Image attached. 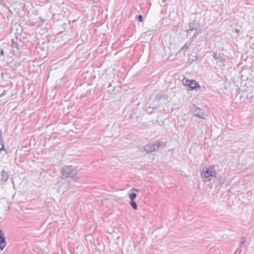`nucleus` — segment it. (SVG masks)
Wrapping results in <instances>:
<instances>
[{"mask_svg": "<svg viewBox=\"0 0 254 254\" xmlns=\"http://www.w3.org/2000/svg\"><path fill=\"white\" fill-rule=\"evenodd\" d=\"M222 90L224 94L228 95L231 93L232 92L231 84L229 82L226 81L224 83Z\"/></svg>", "mask_w": 254, "mask_h": 254, "instance_id": "obj_10", "label": "nucleus"}, {"mask_svg": "<svg viewBox=\"0 0 254 254\" xmlns=\"http://www.w3.org/2000/svg\"><path fill=\"white\" fill-rule=\"evenodd\" d=\"M38 22H39L38 23H40L41 24V22L40 21ZM41 23H43V21H41Z\"/></svg>", "mask_w": 254, "mask_h": 254, "instance_id": "obj_28", "label": "nucleus"}, {"mask_svg": "<svg viewBox=\"0 0 254 254\" xmlns=\"http://www.w3.org/2000/svg\"><path fill=\"white\" fill-rule=\"evenodd\" d=\"M189 48V46L187 44H185L184 45V46L180 49V52H181L184 50H186L188 49Z\"/></svg>", "mask_w": 254, "mask_h": 254, "instance_id": "obj_19", "label": "nucleus"}, {"mask_svg": "<svg viewBox=\"0 0 254 254\" xmlns=\"http://www.w3.org/2000/svg\"><path fill=\"white\" fill-rule=\"evenodd\" d=\"M129 204L133 208V209L136 210L137 209V204L134 200L130 201Z\"/></svg>", "mask_w": 254, "mask_h": 254, "instance_id": "obj_14", "label": "nucleus"}, {"mask_svg": "<svg viewBox=\"0 0 254 254\" xmlns=\"http://www.w3.org/2000/svg\"><path fill=\"white\" fill-rule=\"evenodd\" d=\"M235 31H236V32H238L239 30L236 29L235 30Z\"/></svg>", "mask_w": 254, "mask_h": 254, "instance_id": "obj_27", "label": "nucleus"}, {"mask_svg": "<svg viewBox=\"0 0 254 254\" xmlns=\"http://www.w3.org/2000/svg\"><path fill=\"white\" fill-rule=\"evenodd\" d=\"M70 187V181L67 178L61 177L58 181L56 189L59 193L63 194Z\"/></svg>", "mask_w": 254, "mask_h": 254, "instance_id": "obj_2", "label": "nucleus"}, {"mask_svg": "<svg viewBox=\"0 0 254 254\" xmlns=\"http://www.w3.org/2000/svg\"><path fill=\"white\" fill-rule=\"evenodd\" d=\"M197 35V32L196 31L192 35V37H196Z\"/></svg>", "mask_w": 254, "mask_h": 254, "instance_id": "obj_25", "label": "nucleus"}, {"mask_svg": "<svg viewBox=\"0 0 254 254\" xmlns=\"http://www.w3.org/2000/svg\"><path fill=\"white\" fill-rule=\"evenodd\" d=\"M9 178V175L4 170H2L1 173V179L2 181L5 182Z\"/></svg>", "mask_w": 254, "mask_h": 254, "instance_id": "obj_12", "label": "nucleus"}, {"mask_svg": "<svg viewBox=\"0 0 254 254\" xmlns=\"http://www.w3.org/2000/svg\"><path fill=\"white\" fill-rule=\"evenodd\" d=\"M241 242V245H243L246 241V239L245 238H243Z\"/></svg>", "mask_w": 254, "mask_h": 254, "instance_id": "obj_24", "label": "nucleus"}, {"mask_svg": "<svg viewBox=\"0 0 254 254\" xmlns=\"http://www.w3.org/2000/svg\"><path fill=\"white\" fill-rule=\"evenodd\" d=\"M213 58L216 60L217 64L219 66L224 65L225 61L222 58L221 55L216 52H213Z\"/></svg>", "mask_w": 254, "mask_h": 254, "instance_id": "obj_8", "label": "nucleus"}, {"mask_svg": "<svg viewBox=\"0 0 254 254\" xmlns=\"http://www.w3.org/2000/svg\"><path fill=\"white\" fill-rule=\"evenodd\" d=\"M1 55L3 56L4 55V52L3 50H1Z\"/></svg>", "mask_w": 254, "mask_h": 254, "instance_id": "obj_26", "label": "nucleus"}, {"mask_svg": "<svg viewBox=\"0 0 254 254\" xmlns=\"http://www.w3.org/2000/svg\"><path fill=\"white\" fill-rule=\"evenodd\" d=\"M160 147V143H157L153 144H147L143 147V150L147 153H149L157 150Z\"/></svg>", "mask_w": 254, "mask_h": 254, "instance_id": "obj_6", "label": "nucleus"}, {"mask_svg": "<svg viewBox=\"0 0 254 254\" xmlns=\"http://www.w3.org/2000/svg\"><path fill=\"white\" fill-rule=\"evenodd\" d=\"M1 130H0V151H1L2 150L4 149V145L3 144V141L1 139Z\"/></svg>", "mask_w": 254, "mask_h": 254, "instance_id": "obj_16", "label": "nucleus"}, {"mask_svg": "<svg viewBox=\"0 0 254 254\" xmlns=\"http://www.w3.org/2000/svg\"><path fill=\"white\" fill-rule=\"evenodd\" d=\"M190 30L193 31L196 29V26L193 23H190L189 25Z\"/></svg>", "mask_w": 254, "mask_h": 254, "instance_id": "obj_18", "label": "nucleus"}, {"mask_svg": "<svg viewBox=\"0 0 254 254\" xmlns=\"http://www.w3.org/2000/svg\"><path fill=\"white\" fill-rule=\"evenodd\" d=\"M128 196L130 201L134 200V199L136 197V194L134 192L129 193Z\"/></svg>", "mask_w": 254, "mask_h": 254, "instance_id": "obj_15", "label": "nucleus"}, {"mask_svg": "<svg viewBox=\"0 0 254 254\" xmlns=\"http://www.w3.org/2000/svg\"><path fill=\"white\" fill-rule=\"evenodd\" d=\"M6 246V238L1 230H0V250L2 251Z\"/></svg>", "mask_w": 254, "mask_h": 254, "instance_id": "obj_9", "label": "nucleus"}, {"mask_svg": "<svg viewBox=\"0 0 254 254\" xmlns=\"http://www.w3.org/2000/svg\"><path fill=\"white\" fill-rule=\"evenodd\" d=\"M138 20L140 22H142L143 21V18H142V15H138Z\"/></svg>", "mask_w": 254, "mask_h": 254, "instance_id": "obj_22", "label": "nucleus"}, {"mask_svg": "<svg viewBox=\"0 0 254 254\" xmlns=\"http://www.w3.org/2000/svg\"><path fill=\"white\" fill-rule=\"evenodd\" d=\"M177 39L173 36L166 37L164 43L168 48L171 49L175 48L177 44Z\"/></svg>", "mask_w": 254, "mask_h": 254, "instance_id": "obj_5", "label": "nucleus"}, {"mask_svg": "<svg viewBox=\"0 0 254 254\" xmlns=\"http://www.w3.org/2000/svg\"><path fill=\"white\" fill-rule=\"evenodd\" d=\"M189 87H190V90H197L198 88H200V86L198 82H197L194 80H190V84H189Z\"/></svg>", "mask_w": 254, "mask_h": 254, "instance_id": "obj_11", "label": "nucleus"}, {"mask_svg": "<svg viewBox=\"0 0 254 254\" xmlns=\"http://www.w3.org/2000/svg\"><path fill=\"white\" fill-rule=\"evenodd\" d=\"M192 113L194 116L203 120H205L206 117L207 116L204 113L203 110L199 108H195L192 111Z\"/></svg>", "mask_w": 254, "mask_h": 254, "instance_id": "obj_7", "label": "nucleus"}, {"mask_svg": "<svg viewBox=\"0 0 254 254\" xmlns=\"http://www.w3.org/2000/svg\"><path fill=\"white\" fill-rule=\"evenodd\" d=\"M12 43L11 46H12V48H17V45L16 43H14L13 40H12Z\"/></svg>", "mask_w": 254, "mask_h": 254, "instance_id": "obj_21", "label": "nucleus"}, {"mask_svg": "<svg viewBox=\"0 0 254 254\" xmlns=\"http://www.w3.org/2000/svg\"><path fill=\"white\" fill-rule=\"evenodd\" d=\"M190 80H189L187 77H184V78L183 79V80L182 81L183 84L184 85H186L188 86H189V84H190Z\"/></svg>", "mask_w": 254, "mask_h": 254, "instance_id": "obj_13", "label": "nucleus"}, {"mask_svg": "<svg viewBox=\"0 0 254 254\" xmlns=\"http://www.w3.org/2000/svg\"><path fill=\"white\" fill-rule=\"evenodd\" d=\"M38 19H40V17H38Z\"/></svg>", "mask_w": 254, "mask_h": 254, "instance_id": "obj_29", "label": "nucleus"}, {"mask_svg": "<svg viewBox=\"0 0 254 254\" xmlns=\"http://www.w3.org/2000/svg\"><path fill=\"white\" fill-rule=\"evenodd\" d=\"M168 101L167 97L166 95L157 96L152 102V108L158 109L163 108V104L165 105Z\"/></svg>", "mask_w": 254, "mask_h": 254, "instance_id": "obj_3", "label": "nucleus"}, {"mask_svg": "<svg viewBox=\"0 0 254 254\" xmlns=\"http://www.w3.org/2000/svg\"><path fill=\"white\" fill-rule=\"evenodd\" d=\"M131 190L134 191H136V192H139L140 191L139 189H135V188H132L130 191H131Z\"/></svg>", "mask_w": 254, "mask_h": 254, "instance_id": "obj_23", "label": "nucleus"}, {"mask_svg": "<svg viewBox=\"0 0 254 254\" xmlns=\"http://www.w3.org/2000/svg\"><path fill=\"white\" fill-rule=\"evenodd\" d=\"M191 31H190V30H187V37H188V38L190 37L191 36Z\"/></svg>", "mask_w": 254, "mask_h": 254, "instance_id": "obj_20", "label": "nucleus"}, {"mask_svg": "<svg viewBox=\"0 0 254 254\" xmlns=\"http://www.w3.org/2000/svg\"><path fill=\"white\" fill-rule=\"evenodd\" d=\"M201 178L203 182H210L216 179V173L213 167L203 169L200 173Z\"/></svg>", "mask_w": 254, "mask_h": 254, "instance_id": "obj_1", "label": "nucleus"}, {"mask_svg": "<svg viewBox=\"0 0 254 254\" xmlns=\"http://www.w3.org/2000/svg\"><path fill=\"white\" fill-rule=\"evenodd\" d=\"M63 177L67 178H73L77 174L76 171L71 166H65L62 169Z\"/></svg>", "mask_w": 254, "mask_h": 254, "instance_id": "obj_4", "label": "nucleus"}, {"mask_svg": "<svg viewBox=\"0 0 254 254\" xmlns=\"http://www.w3.org/2000/svg\"><path fill=\"white\" fill-rule=\"evenodd\" d=\"M29 24L33 26L36 25H37L38 26H39L40 25V23H38V21H33V18H31V19L29 20Z\"/></svg>", "mask_w": 254, "mask_h": 254, "instance_id": "obj_17", "label": "nucleus"}]
</instances>
